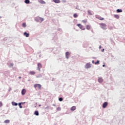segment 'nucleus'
<instances>
[{"mask_svg":"<svg viewBox=\"0 0 125 125\" xmlns=\"http://www.w3.org/2000/svg\"><path fill=\"white\" fill-rule=\"evenodd\" d=\"M77 25L80 28V29H81V30H82L83 31H84V30H85L84 26L80 23L78 24Z\"/></svg>","mask_w":125,"mask_h":125,"instance_id":"7ed1b4c3","label":"nucleus"},{"mask_svg":"<svg viewBox=\"0 0 125 125\" xmlns=\"http://www.w3.org/2000/svg\"><path fill=\"white\" fill-rule=\"evenodd\" d=\"M92 63L93 64H94V61H92Z\"/></svg>","mask_w":125,"mask_h":125,"instance_id":"473e14b6","label":"nucleus"},{"mask_svg":"<svg viewBox=\"0 0 125 125\" xmlns=\"http://www.w3.org/2000/svg\"><path fill=\"white\" fill-rule=\"evenodd\" d=\"M97 64H99V61H97V62H95V65H97Z\"/></svg>","mask_w":125,"mask_h":125,"instance_id":"c756f323","label":"nucleus"},{"mask_svg":"<svg viewBox=\"0 0 125 125\" xmlns=\"http://www.w3.org/2000/svg\"><path fill=\"white\" fill-rule=\"evenodd\" d=\"M96 18H97V19H99V20H101V21L104 20V18H102L101 16H96Z\"/></svg>","mask_w":125,"mask_h":125,"instance_id":"423d86ee","label":"nucleus"},{"mask_svg":"<svg viewBox=\"0 0 125 125\" xmlns=\"http://www.w3.org/2000/svg\"><path fill=\"white\" fill-rule=\"evenodd\" d=\"M98 82H99V83H103V79H102V78H101V77L99 78Z\"/></svg>","mask_w":125,"mask_h":125,"instance_id":"4468645a","label":"nucleus"},{"mask_svg":"<svg viewBox=\"0 0 125 125\" xmlns=\"http://www.w3.org/2000/svg\"><path fill=\"white\" fill-rule=\"evenodd\" d=\"M12 104L13 106H17V105H18V104L14 102H12Z\"/></svg>","mask_w":125,"mask_h":125,"instance_id":"a211bd4d","label":"nucleus"},{"mask_svg":"<svg viewBox=\"0 0 125 125\" xmlns=\"http://www.w3.org/2000/svg\"><path fill=\"white\" fill-rule=\"evenodd\" d=\"M19 79H21V77H19Z\"/></svg>","mask_w":125,"mask_h":125,"instance_id":"e433bc0d","label":"nucleus"},{"mask_svg":"<svg viewBox=\"0 0 125 125\" xmlns=\"http://www.w3.org/2000/svg\"><path fill=\"white\" fill-rule=\"evenodd\" d=\"M22 26L23 28H26V23L24 22L22 23Z\"/></svg>","mask_w":125,"mask_h":125,"instance_id":"bb28decb","label":"nucleus"},{"mask_svg":"<svg viewBox=\"0 0 125 125\" xmlns=\"http://www.w3.org/2000/svg\"><path fill=\"white\" fill-rule=\"evenodd\" d=\"M73 17H74V18H78V14H74L73 15Z\"/></svg>","mask_w":125,"mask_h":125,"instance_id":"393cba45","label":"nucleus"},{"mask_svg":"<svg viewBox=\"0 0 125 125\" xmlns=\"http://www.w3.org/2000/svg\"><path fill=\"white\" fill-rule=\"evenodd\" d=\"M2 106V103L1 102H0V107H1Z\"/></svg>","mask_w":125,"mask_h":125,"instance_id":"2f4dec72","label":"nucleus"},{"mask_svg":"<svg viewBox=\"0 0 125 125\" xmlns=\"http://www.w3.org/2000/svg\"><path fill=\"white\" fill-rule=\"evenodd\" d=\"M114 17L116 18V19H119V18H120V16H119V15H114Z\"/></svg>","mask_w":125,"mask_h":125,"instance_id":"dca6fc26","label":"nucleus"},{"mask_svg":"<svg viewBox=\"0 0 125 125\" xmlns=\"http://www.w3.org/2000/svg\"><path fill=\"white\" fill-rule=\"evenodd\" d=\"M69 56H70V53L69 52H67L65 53V57L67 59H69Z\"/></svg>","mask_w":125,"mask_h":125,"instance_id":"1a4fd4ad","label":"nucleus"},{"mask_svg":"<svg viewBox=\"0 0 125 125\" xmlns=\"http://www.w3.org/2000/svg\"><path fill=\"white\" fill-rule=\"evenodd\" d=\"M102 51L103 52H104V49H103V50H102Z\"/></svg>","mask_w":125,"mask_h":125,"instance_id":"72a5a7b5","label":"nucleus"},{"mask_svg":"<svg viewBox=\"0 0 125 125\" xmlns=\"http://www.w3.org/2000/svg\"><path fill=\"white\" fill-rule=\"evenodd\" d=\"M35 88H38V89H42V85L41 84H35L34 85Z\"/></svg>","mask_w":125,"mask_h":125,"instance_id":"f03ea898","label":"nucleus"},{"mask_svg":"<svg viewBox=\"0 0 125 125\" xmlns=\"http://www.w3.org/2000/svg\"><path fill=\"white\" fill-rule=\"evenodd\" d=\"M71 111H75L76 110V106H74L71 108Z\"/></svg>","mask_w":125,"mask_h":125,"instance_id":"6ab92c4d","label":"nucleus"},{"mask_svg":"<svg viewBox=\"0 0 125 125\" xmlns=\"http://www.w3.org/2000/svg\"><path fill=\"white\" fill-rule=\"evenodd\" d=\"M41 3H42V4H45V2L42 0H41L40 1Z\"/></svg>","mask_w":125,"mask_h":125,"instance_id":"5701e85b","label":"nucleus"},{"mask_svg":"<svg viewBox=\"0 0 125 125\" xmlns=\"http://www.w3.org/2000/svg\"><path fill=\"white\" fill-rule=\"evenodd\" d=\"M22 104V103H20L19 104V105L20 106V108H22V106L21 105Z\"/></svg>","mask_w":125,"mask_h":125,"instance_id":"c85d7f7f","label":"nucleus"},{"mask_svg":"<svg viewBox=\"0 0 125 125\" xmlns=\"http://www.w3.org/2000/svg\"><path fill=\"white\" fill-rule=\"evenodd\" d=\"M27 92V90H26V89H23L22 90H21V94L22 95H25L26 92Z\"/></svg>","mask_w":125,"mask_h":125,"instance_id":"6e6552de","label":"nucleus"},{"mask_svg":"<svg viewBox=\"0 0 125 125\" xmlns=\"http://www.w3.org/2000/svg\"><path fill=\"white\" fill-rule=\"evenodd\" d=\"M4 123H5V124H9L10 121L9 120H6L4 121Z\"/></svg>","mask_w":125,"mask_h":125,"instance_id":"f3484780","label":"nucleus"},{"mask_svg":"<svg viewBox=\"0 0 125 125\" xmlns=\"http://www.w3.org/2000/svg\"><path fill=\"white\" fill-rule=\"evenodd\" d=\"M90 67H91V64H90V63H87L85 65V68L86 69H88V68H90Z\"/></svg>","mask_w":125,"mask_h":125,"instance_id":"9d476101","label":"nucleus"},{"mask_svg":"<svg viewBox=\"0 0 125 125\" xmlns=\"http://www.w3.org/2000/svg\"><path fill=\"white\" fill-rule=\"evenodd\" d=\"M34 114H35V115H36V116H39V111H35Z\"/></svg>","mask_w":125,"mask_h":125,"instance_id":"412c9836","label":"nucleus"},{"mask_svg":"<svg viewBox=\"0 0 125 125\" xmlns=\"http://www.w3.org/2000/svg\"><path fill=\"white\" fill-rule=\"evenodd\" d=\"M55 3H60V0H53Z\"/></svg>","mask_w":125,"mask_h":125,"instance_id":"2eb2a0df","label":"nucleus"},{"mask_svg":"<svg viewBox=\"0 0 125 125\" xmlns=\"http://www.w3.org/2000/svg\"><path fill=\"white\" fill-rule=\"evenodd\" d=\"M42 68V65L41 63H38V69L39 71H41V68Z\"/></svg>","mask_w":125,"mask_h":125,"instance_id":"39448f33","label":"nucleus"},{"mask_svg":"<svg viewBox=\"0 0 125 125\" xmlns=\"http://www.w3.org/2000/svg\"><path fill=\"white\" fill-rule=\"evenodd\" d=\"M86 29L87 30H90V29H91V26L89 25H87L86 26Z\"/></svg>","mask_w":125,"mask_h":125,"instance_id":"ddd939ff","label":"nucleus"},{"mask_svg":"<svg viewBox=\"0 0 125 125\" xmlns=\"http://www.w3.org/2000/svg\"><path fill=\"white\" fill-rule=\"evenodd\" d=\"M23 35L26 38H28L29 37V36H30V34L27 33V32H26L23 33Z\"/></svg>","mask_w":125,"mask_h":125,"instance_id":"9b49d317","label":"nucleus"},{"mask_svg":"<svg viewBox=\"0 0 125 125\" xmlns=\"http://www.w3.org/2000/svg\"><path fill=\"white\" fill-rule=\"evenodd\" d=\"M99 48H100H100H101V45H100Z\"/></svg>","mask_w":125,"mask_h":125,"instance_id":"f704fd0d","label":"nucleus"},{"mask_svg":"<svg viewBox=\"0 0 125 125\" xmlns=\"http://www.w3.org/2000/svg\"><path fill=\"white\" fill-rule=\"evenodd\" d=\"M82 22H83V23H86V22H87V20H83Z\"/></svg>","mask_w":125,"mask_h":125,"instance_id":"a878e982","label":"nucleus"},{"mask_svg":"<svg viewBox=\"0 0 125 125\" xmlns=\"http://www.w3.org/2000/svg\"><path fill=\"white\" fill-rule=\"evenodd\" d=\"M30 75H31L32 76H34V75L36 74V72L34 71H30L29 72Z\"/></svg>","mask_w":125,"mask_h":125,"instance_id":"f8f14e48","label":"nucleus"},{"mask_svg":"<svg viewBox=\"0 0 125 125\" xmlns=\"http://www.w3.org/2000/svg\"><path fill=\"white\" fill-rule=\"evenodd\" d=\"M88 14H89V15H92V13L91 12V11L90 10L88 11Z\"/></svg>","mask_w":125,"mask_h":125,"instance_id":"b1692460","label":"nucleus"},{"mask_svg":"<svg viewBox=\"0 0 125 125\" xmlns=\"http://www.w3.org/2000/svg\"><path fill=\"white\" fill-rule=\"evenodd\" d=\"M59 101H63V98H59Z\"/></svg>","mask_w":125,"mask_h":125,"instance_id":"7c9ffc66","label":"nucleus"},{"mask_svg":"<svg viewBox=\"0 0 125 125\" xmlns=\"http://www.w3.org/2000/svg\"><path fill=\"white\" fill-rule=\"evenodd\" d=\"M24 2H25V3H27V4L30 3V0H25L24 1Z\"/></svg>","mask_w":125,"mask_h":125,"instance_id":"4be33fe9","label":"nucleus"},{"mask_svg":"<svg viewBox=\"0 0 125 125\" xmlns=\"http://www.w3.org/2000/svg\"><path fill=\"white\" fill-rule=\"evenodd\" d=\"M36 21H37V22H42L43 21V19L41 17H37L35 19Z\"/></svg>","mask_w":125,"mask_h":125,"instance_id":"20e7f679","label":"nucleus"},{"mask_svg":"<svg viewBox=\"0 0 125 125\" xmlns=\"http://www.w3.org/2000/svg\"><path fill=\"white\" fill-rule=\"evenodd\" d=\"M103 67H105V65H103Z\"/></svg>","mask_w":125,"mask_h":125,"instance_id":"c9c22d12","label":"nucleus"},{"mask_svg":"<svg viewBox=\"0 0 125 125\" xmlns=\"http://www.w3.org/2000/svg\"><path fill=\"white\" fill-rule=\"evenodd\" d=\"M117 12L118 13H119L120 12H123V10L118 9L117 10Z\"/></svg>","mask_w":125,"mask_h":125,"instance_id":"aec40b11","label":"nucleus"},{"mask_svg":"<svg viewBox=\"0 0 125 125\" xmlns=\"http://www.w3.org/2000/svg\"><path fill=\"white\" fill-rule=\"evenodd\" d=\"M57 111H61V107H58L57 108Z\"/></svg>","mask_w":125,"mask_h":125,"instance_id":"cd10ccee","label":"nucleus"},{"mask_svg":"<svg viewBox=\"0 0 125 125\" xmlns=\"http://www.w3.org/2000/svg\"><path fill=\"white\" fill-rule=\"evenodd\" d=\"M100 26H101L102 29H103L104 30H106V29H107V28L106 27H107V25H106V24L105 23H100Z\"/></svg>","mask_w":125,"mask_h":125,"instance_id":"f257e3e1","label":"nucleus"},{"mask_svg":"<svg viewBox=\"0 0 125 125\" xmlns=\"http://www.w3.org/2000/svg\"><path fill=\"white\" fill-rule=\"evenodd\" d=\"M107 106H108V103L106 102L103 104V108H106Z\"/></svg>","mask_w":125,"mask_h":125,"instance_id":"0eeeda50","label":"nucleus"}]
</instances>
